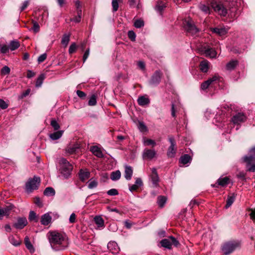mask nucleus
Here are the masks:
<instances>
[{"instance_id": "46", "label": "nucleus", "mask_w": 255, "mask_h": 255, "mask_svg": "<svg viewBox=\"0 0 255 255\" xmlns=\"http://www.w3.org/2000/svg\"><path fill=\"white\" fill-rule=\"evenodd\" d=\"M10 69L7 66H4V67H3L0 71L1 75H8L10 73Z\"/></svg>"}, {"instance_id": "34", "label": "nucleus", "mask_w": 255, "mask_h": 255, "mask_svg": "<svg viewBox=\"0 0 255 255\" xmlns=\"http://www.w3.org/2000/svg\"><path fill=\"white\" fill-rule=\"evenodd\" d=\"M55 194V190L52 187H47L44 191V194L47 196H54Z\"/></svg>"}, {"instance_id": "11", "label": "nucleus", "mask_w": 255, "mask_h": 255, "mask_svg": "<svg viewBox=\"0 0 255 255\" xmlns=\"http://www.w3.org/2000/svg\"><path fill=\"white\" fill-rule=\"evenodd\" d=\"M80 148V144L78 143L69 145L65 149L66 153L69 155L77 153L79 152Z\"/></svg>"}, {"instance_id": "1", "label": "nucleus", "mask_w": 255, "mask_h": 255, "mask_svg": "<svg viewBox=\"0 0 255 255\" xmlns=\"http://www.w3.org/2000/svg\"><path fill=\"white\" fill-rule=\"evenodd\" d=\"M214 10L222 16L229 12L231 16H235L239 0H207Z\"/></svg>"}, {"instance_id": "56", "label": "nucleus", "mask_w": 255, "mask_h": 255, "mask_svg": "<svg viewBox=\"0 0 255 255\" xmlns=\"http://www.w3.org/2000/svg\"><path fill=\"white\" fill-rule=\"evenodd\" d=\"M144 144L146 145H152L153 146H155L156 144L155 142L151 139H147L144 140Z\"/></svg>"}, {"instance_id": "28", "label": "nucleus", "mask_w": 255, "mask_h": 255, "mask_svg": "<svg viewBox=\"0 0 255 255\" xmlns=\"http://www.w3.org/2000/svg\"><path fill=\"white\" fill-rule=\"evenodd\" d=\"M238 64L237 60H232L226 65V69L228 70H234Z\"/></svg>"}, {"instance_id": "3", "label": "nucleus", "mask_w": 255, "mask_h": 255, "mask_svg": "<svg viewBox=\"0 0 255 255\" xmlns=\"http://www.w3.org/2000/svg\"><path fill=\"white\" fill-rule=\"evenodd\" d=\"M60 173L64 178H68L73 170L72 165L65 158H62L59 161Z\"/></svg>"}, {"instance_id": "29", "label": "nucleus", "mask_w": 255, "mask_h": 255, "mask_svg": "<svg viewBox=\"0 0 255 255\" xmlns=\"http://www.w3.org/2000/svg\"><path fill=\"white\" fill-rule=\"evenodd\" d=\"M229 178L227 177L220 178L217 180L218 185L223 187L226 186L229 183Z\"/></svg>"}, {"instance_id": "44", "label": "nucleus", "mask_w": 255, "mask_h": 255, "mask_svg": "<svg viewBox=\"0 0 255 255\" xmlns=\"http://www.w3.org/2000/svg\"><path fill=\"white\" fill-rule=\"evenodd\" d=\"M165 7L164 3L162 2H158L155 6V10L158 12H161Z\"/></svg>"}, {"instance_id": "59", "label": "nucleus", "mask_w": 255, "mask_h": 255, "mask_svg": "<svg viewBox=\"0 0 255 255\" xmlns=\"http://www.w3.org/2000/svg\"><path fill=\"white\" fill-rule=\"evenodd\" d=\"M219 79V76L215 75L213 76L212 78H210L208 79V81H209L210 83L211 84L213 82H216L218 81Z\"/></svg>"}, {"instance_id": "45", "label": "nucleus", "mask_w": 255, "mask_h": 255, "mask_svg": "<svg viewBox=\"0 0 255 255\" xmlns=\"http://www.w3.org/2000/svg\"><path fill=\"white\" fill-rule=\"evenodd\" d=\"M33 26L31 28V29L33 31V32L36 33L39 31L40 26L39 24L35 21H32Z\"/></svg>"}, {"instance_id": "40", "label": "nucleus", "mask_w": 255, "mask_h": 255, "mask_svg": "<svg viewBox=\"0 0 255 255\" xmlns=\"http://www.w3.org/2000/svg\"><path fill=\"white\" fill-rule=\"evenodd\" d=\"M98 185V182L96 180L91 179L88 184V187L89 189H93L96 187Z\"/></svg>"}, {"instance_id": "61", "label": "nucleus", "mask_w": 255, "mask_h": 255, "mask_svg": "<svg viewBox=\"0 0 255 255\" xmlns=\"http://www.w3.org/2000/svg\"><path fill=\"white\" fill-rule=\"evenodd\" d=\"M8 107V105L5 103L4 101L2 99H0V108L2 109H5Z\"/></svg>"}, {"instance_id": "21", "label": "nucleus", "mask_w": 255, "mask_h": 255, "mask_svg": "<svg viewBox=\"0 0 255 255\" xmlns=\"http://www.w3.org/2000/svg\"><path fill=\"white\" fill-rule=\"evenodd\" d=\"M137 103L141 106L148 105L150 103V100L148 98L144 96H139L137 99Z\"/></svg>"}, {"instance_id": "32", "label": "nucleus", "mask_w": 255, "mask_h": 255, "mask_svg": "<svg viewBox=\"0 0 255 255\" xmlns=\"http://www.w3.org/2000/svg\"><path fill=\"white\" fill-rule=\"evenodd\" d=\"M14 206L13 205L11 204H9L8 205L6 206L5 207L2 208L4 214L6 216L8 217L10 213V211L13 209Z\"/></svg>"}, {"instance_id": "58", "label": "nucleus", "mask_w": 255, "mask_h": 255, "mask_svg": "<svg viewBox=\"0 0 255 255\" xmlns=\"http://www.w3.org/2000/svg\"><path fill=\"white\" fill-rule=\"evenodd\" d=\"M47 57V55L46 53H44L43 54H41L39 56L38 58V62L39 63L43 62Z\"/></svg>"}, {"instance_id": "33", "label": "nucleus", "mask_w": 255, "mask_h": 255, "mask_svg": "<svg viewBox=\"0 0 255 255\" xmlns=\"http://www.w3.org/2000/svg\"><path fill=\"white\" fill-rule=\"evenodd\" d=\"M70 35L69 34H64L63 35V37L61 39V43L64 45L65 47H66L70 41Z\"/></svg>"}, {"instance_id": "57", "label": "nucleus", "mask_w": 255, "mask_h": 255, "mask_svg": "<svg viewBox=\"0 0 255 255\" xmlns=\"http://www.w3.org/2000/svg\"><path fill=\"white\" fill-rule=\"evenodd\" d=\"M76 93L78 96L82 99H84L86 98V94L82 91L77 90Z\"/></svg>"}, {"instance_id": "43", "label": "nucleus", "mask_w": 255, "mask_h": 255, "mask_svg": "<svg viewBox=\"0 0 255 255\" xmlns=\"http://www.w3.org/2000/svg\"><path fill=\"white\" fill-rule=\"evenodd\" d=\"M9 46L5 44L0 45V52L1 53L5 54L9 51Z\"/></svg>"}, {"instance_id": "55", "label": "nucleus", "mask_w": 255, "mask_h": 255, "mask_svg": "<svg viewBox=\"0 0 255 255\" xmlns=\"http://www.w3.org/2000/svg\"><path fill=\"white\" fill-rule=\"evenodd\" d=\"M252 162H251L249 165L247 163V167L248 171L254 172H255V164H252Z\"/></svg>"}, {"instance_id": "42", "label": "nucleus", "mask_w": 255, "mask_h": 255, "mask_svg": "<svg viewBox=\"0 0 255 255\" xmlns=\"http://www.w3.org/2000/svg\"><path fill=\"white\" fill-rule=\"evenodd\" d=\"M51 126L55 130H58L60 128V126L56 120L52 119L50 123Z\"/></svg>"}, {"instance_id": "19", "label": "nucleus", "mask_w": 255, "mask_h": 255, "mask_svg": "<svg viewBox=\"0 0 255 255\" xmlns=\"http://www.w3.org/2000/svg\"><path fill=\"white\" fill-rule=\"evenodd\" d=\"M90 173L87 169H81L79 172V177L82 182L85 181L90 177Z\"/></svg>"}, {"instance_id": "62", "label": "nucleus", "mask_w": 255, "mask_h": 255, "mask_svg": "<svg viewBox=\"0 0 255 255\" xmlns=\"http://www.w3.org/2000/svg\"><path fill=\"white\" fill-rule=\"evenodd\" d=\"M34 203L39 207L42 206V203L39 197H35L34 198Z\"/></svg>"}, {"instance_id": "49", "label": "nucleus", "mask_w": 255, "mask_h": 255, "mask_svg": "<svg viewBox=\"0 0 255 255\" xmlns=\"http://www.w3.org/2000/svg\"><path fill=\"white\" fill-rule=\"evenodd\" d=\"M120 250V248L118 247L117 243L113 242V255L118 253Z\"/></svg>"}, {"instance_id": "23", "label": "nucleus", "mask_w": 255, "mask_h": 255, "mask_svg": "<svg viewBox=\"0 0 255 255\" xmlns=\"http://www.w3.org/2000/svg\"><path fill=\"white\" fill-rule=\"evenodd\" d=\"M209 62L206 60L201 61L199 65L200 70L202 72L206 73L209 69Z\"/></svg>"}, {"instance_id": "27", "label": "nucleus", "mask_w": 255, "mask_h": 255, "mask_svg": "<svg viewBox=\"0 0 255 255\" xmlns=\"http://www.w3.org/2000/svg\"><path fill=\"white\" fill-rule=\"evenodd\" d=\"M94 222L97 227L99 228H103L104 225V222L102 218L100 216H96L94 218Z\"/></svg>"}, {"instance_id": "41", "label": "nucleus", "mask_w": 255, "mask_h": 255, "mask_svg": "<svg viewBox=\"0 0 255 255\" xmlns=\"http://www.w3.org/2000/svg\"><path fill=\"white\" fill-rule=\"evenodd\" d=\"M137 127L139 130L141 132H145L147 130L146 126L142 122H139Z\"/></svg>"}, {"instance_id": "53", "label": "nucleus", "mask_w": 255, "mask_h": 255, "mask_svg": "<svg viewBox=\"0 0 255 255\" xmlns=\"http://www.w3.org/2000/svg\"><path fill=\"white\" fill-rule=\"evenodd\" d=\"M211 85L209 82V81L208 80L204 82H203L201 85V89L202 90H205L207 89L209 86Z\"/></svg>"}, {"instance_id": "13", "label": "nucleus", "mask_w": 255, "mask_h": 255, "mask_svg": "<svg viewBox=\"0 0 255 255\" xmlns=\"http://www.w3.org/2000/svg\"><path fill=\"white\" fill-rule=\"evenodd\" d=\"M27 224V221L25 217H19L17 221L13 224V227L17 229H22Z\"/></svg>"}, {"instance_id": "20", "label": "nucleus", "mask_w": 255, "mask_h": 255, "mask_svg": "<svg viewBox=\"0 0 255 255\" xmlns=\"http://www.w3.org/2000/svg\"><path fill=\"white\" fill-rule=\"evenodd\" d=\"M133 174V170L131 166L129 165H125L124 176L128 180H130Z\"/></svg>"}, {"instance_id": "12", "label": "nucleus", "mask_w": 255, "mask_h": 255, "mask_svg": "<svg viewBox=\"0 0 255 255\" xmlns=\"http://www.w3.org/2000/svg\"><path fill=\"white\" fill-rule=\"evenodd\" d=\"M151 173L150 175V178L152 182L153 187H156L158 185L159 177L155 168H152L151 169Z\"/></svg>"}, {"instance_id": "54", "label": "nucleus", "mask_w": 255, "mask_h": 255, "mask_svg": "<svg viewBox=\"0 0 255 255\" xmlns=\"http://www.w3.org/2000/svg\"><path fill=\"white\" fill-rule=\"evenodd\" d=\"M128 36L131 41H135L136 35L135 33L133 31L131 30L128 32Z\"/></svg>"}, {"instance_id": "9", "label": "nucleus", "mask_w": 255, "mask_h": 255, "mask_svg": "<svg viewBox=\"0 0 255 255\" xmlns=\"http://www.w3.org/2000/svg\"><path fill=\"white\" fill-rule=\"evenodd\" d=\"M162 73L160 70H156L151 76V78L149 81V84L152 86L158 85L160 81Z\"/></svg>"}, {"instance_id": "6", "label": "nucleus", "mask_w": 255, "mask_h": 255, "mask_svg": "<svg viewBox=\"0 0 255 255\" xmlns=\"http://www.w3.org/2000/svg\"><path fill=\"white\" fill-rule=\"evenodd\" d=\"M160 243L162 247L169 250L172 249V245L177 247L179 244L176 239L173 236L162 240Z\"/></svg>"}, {"instance_id": "51", "label": "nucleus", "mask_w": 255, "mask_h": 255, "mask_svg": "<svg viewBox=\"0 0 255 255\" xmlns=\"http://www.w3.org/2000/svg\"><path fill=\"white\" fill-rule=\"evenodd\" d=\"M29 220L30 221L34 220L36 222L37 221L36 213L34 211H31L29 212Z\"/></svg>"}, {"instance_id": "39", "label": "nucleus", "mask_w": 255, "mask_h": 255, "mask_svg": "<svg viewBox=\"0 0 255 255\" xmlns=\"http://www.w3.org/2000/svg\"><path fill=\"white\" fill-rule=\"evenodd\" d=\"M166 201V198L164 196H160L158 197L157 203L160 207H163Z\"/></svg>"}, {"instance_id": "63", "label": "nucleus", "mask_w": 255, "mask_h": 255, "mask_svg": "<svg viewBox=\"0 0 255 255\" xmlns=\"http://www.w3.org/2000/svg\"><path fill=\"white\" fill-rule=\"evenodd\" d=\"M89 54H90V49H89V48H88L86 50V51L85 52L84 55L83 56V62H85L86 61V60H87V59L88 58V57L89 56Z\"/></svg>"}, {"instance_id": "22", "label": "nucleus", "mask_w": 255, "mask_h": 255, "mask_svg": "<svg viewBox=\"0 0 255 255\" xmlns=\"http://www.w3.org/2000/svg\"><path fill=\"white\" fill-rule=\"evenodd\" d=\"M90 150L94 155L98 157H102L103 155L100 148L97 146L95 145L91 146Z\"/></svg>"}, {"instance_id": "8", "label": "nucleus", "mask_w": 255, "mask_h": 255, "mask_svg": "<svg viewBox=\"0 0 255 255\" xmlns=\"http://www.w3.org/2000/svg\"><path fill=\"white\" fill-rule=\"evenodd\" d=\"M168 139L170 145L168 148L167 155L169 158H172L175 156L176 152V142L174 137L172 136H169Z\"/></svg>"}, {"instance_id": "18", "label": "nucleus", "mask_w": 255, "mask_h": 255, "mask_svg": "<svg viewBox=\"0 0 255 255\" xmlns=\"http://www.w3.org/2000/svg\"><path fill=\"white\" fill-rule=\"evenodd\" d=\"M51 213H46L41 217L40 222L42 225L47 226L51 223L52 217L50 215Z\"/></svg>"}, {"instance_id": "16", "label": "nucleus", "mask_w": 255, "mask_h": 255, "mask_svg": "<svg viewBox=\"0 0 255 255\" xmlns=\"http://www.w3.org/2000/svg\"><path fill=\"white\" fill-rule=\"evenodd\" d=\"M156 152L154 149H144L142 153L144 159H152L156 155Z\"/></svg>"}, {"instance_id": "31", "label": "nucleus", "mask_w": 255, "mask_h": 255, "mask_svg": "<svg viewBox=\"0 0 255 255\" xmlns=\"http://www.w3.org/2000/svg\"><path fill=\"white\" fill-rule=\"evenodd\" d=\"M24 243L27 249L29 250L31 253L34 252V249L27 237H26L24 239Z\"/></svg>"}, {"instance_id": "15", "label": "nucleus", "mask_w": 255, "mask_h": 255, "mask_svg": "<svg viewBox=\"0 0 255 255\" xmlns=\"http://www.w3.org/2000/svg\"><path fill=\"white\" fill-rule=\"evenodd\" d=\"M229 29V27H218L212 28L211 31L219 36H223L228 33Z\"/></svg>"}, {"instance_id": "4", "label": "nucleus", "mask_w": 255, "mask_h": 255, "mask_svg": "<svg viewBox=\"0 0 255 255\" xmlns=\"http://www.w3.org/2000/svg\"><path fill=\"white\" fill-rule=\"evenodd\" d=\"M240 247V243L237 241H230L225 243L222 246V250L226 255H229Z\"/></svg>"}, {"instance_id": "2", "label": "nucleus", "mask_w": 255, "mask_h": 255, "mask_svg": "<svg viewBox=\"0 0 255 255\" xmlns=\"http://www.w3.org/2000/svg\"><path fill=\"white\" fill-rule=\"evenodd\" d=\"M51 248L55 251L64 250L68 247L67 236L57 231H49L47 234Z\"/></svg>"}, {"instance_id": "14", "label": "nucleus", "mask_w": 255, "mask_h": 255, "mask_svg": "<svg viewBox=\"0 0 255 255\" xmlns=\"http://www.w3.org/2000/svg\"><path fill=\"white\" fill-rule=\"evenodd\" d=\"M246 116L242 113H239L234 116L232 121L234 124H240L246 120Z\"/></svg>"}, {"instance_id": "37", "label": "nucleus", "mask_w": 255, "mask_h": 255, "mask_svg": "<svg viewBox=\"0 0 255 255\" xmlns=\"http://www.w3.org/2000/svg\"><path fill=\"white\" fill-rule=\"evenodd\" d=\"M235 199V195L233 194L232 196H228L227 200V204L226 205V208H228L230 207L233 203Z\"/></svg>"}, {"instance_id": "38", "label": "nucleus", "mask_w": 255, "mask_h": 255, "mask_svg": "<svg viewBox=\"0 0 255 255\" xmlns=\"http://www.w3.org/2000/svg\"><path fill=\"white\" fill-rule=\"evenodd\" d=\"M97 104V96L93 94L92 95L88 101V105L89 106H95Z\"/></svg>"}, {"instance_id": "7", "label": "nucleus", "mask_w": 255, "mask_h": 255, "mask_svg": "<svg viewBox=\"0 0 255 255\" xmlns=\"http://www.w3.org/2000/svg\"><path fill=\"white\" fill-rule=\"evenodd\" d=\"M183 24L187 32L191 35H195L199 31V29L196 27L191 19L185 20L183 22Z\"/></svg>"}, {"instance_id": "36", "label": "nucleus", "mask_w": 255, "mask_h": 255, "mask_svg": "<svg viewBox=\"0 0 255 255\" xmlns=\"http://www.w3.org/2000/svg\"><path fill=\"white\" fill-rule=\"evenodd\" d=\"M199 7L201 10L205 13H210V8L208 5H207L204 3H200L199 5Z\"/></svg>"}, {"instance_id": "35", "label": "nucleus", "mask_w": 255, "mask_h": 255, "mask_svg": "<svg viewBox=\"0 0 255 255\" xmlns=\"http://www.w3.org/2000/svg\"><path fill=\"white\" fill-rule=\"evenodd\" d=\"M122 3L123 0H113V11H117L120 5Z\"/></svg>"}, {"instance_id": "47", "label": "nucleus", "mask_w": 255, "mask_h": 255, "mask_svg": "<svg viewBox=\"0 0 255 255\" xmlns=\"http://www.w3.org/2000/svg\"><path fill=\"white\" fill-rule=\"evenodd\" d=\"M144 25V22L143 20H141V19H137L135 21L134 23V26L136 27V28H140L142 26H143Z\"/></svg>"}, {"instance_id": "26", "label": "nucleus", "mask_w": 255, "mask_h": 255, "mask_svg": "<svg viewBox=\"0 0 255 255\" xmlns=\"http://www.w3.org/2000/svg\"><path fill=\"white\" fill-rule=\"evenodd\" d=\"M180 162L184 165L190 163L191 161V156L187 154H185L180 158Z\"/></svg>"}, {"instance_id": "52", "label": "nucleus", "mask_w": 255, "mask_h": 255, "mask_svg": "<svg viewBox=\"0 0 255 255\" xmlns=\"http://www.w3.org/2000/svg\"><path fill=\"white\" fill-rule=\"evenodd\" d=\"M77 47V46L75 43H72L69 48V53L70 54L74 53L76 51Z\"/></svg>"}, {"instance_id": "5", "label": "nucleus", "mask_w": 255, "mask_h": 255, "mask_svg": "<svg viewBox=\"0 0 255 255\" xmlns=\"http://www.w3.org/2000/svg\"><path fill=\"white\" fill-rule=\"evenodd\" d=\"M40 182V179L38 177L34 176L33 178L29 179L25 185V189L27 192H31L38 188Z\"/></svg>"}, {"instance_id": "30", "label": "nucleus", "mask_w": 255, "mask_h": 255, "mask_svg": "<svg viewBox=\"0 0 255 255\" xmlns=\"http://www.w3.org/2000/svg\"><path fill=\"white\" fill-rule=\"evenodd\" d=\"M20 46L19 42L17 40L11 41L9 44V48L10 50L13 51Z\"/></svg>"}, {"instance_id": "48", "label": "nucleus", "mask_w": 255, "mask_h": 255, "mask_svg": "<svg viewBox=\"0 0 255 255\" xmlns=\"http://www.w3.org/2000/svg\"><path fill=\"white\" fill-rule=\"evenodd\" d=\"M44 76L43 75H40L38 78L37 79V81L36 82V87H40L42 82L43 80H44Z\"/></svg>"}, {"instance_id": "17", "label": "nucleus", "mask_w": 255, "mask_h": 255, "mask_svg": "<svg viewBox=\"0 0 255 255\" xmlns=\"http://www.w3.org/2000/svg\"><path fill=\"white\" fill-rule=\"evenodd\" d=\"M244 160L248 165L250 164L251 162L255 161V147L250 150V155L249 156H246L244 157Z\"/></svg>"}, {"instance_id": "64", "label": "nucleus", "mask_w": 255, "mask_h": 255, "mask_svg": "<svg viewBox=\"0 0 255 255\" xmlns=\"http://www.w3.org/2000/svg\"><path fill=\"white\" fill-rule=\"evenodd\" d=\"M81 19V17H80V16H78L77 15V16H75L73 18H70V20L71 21H74L76 23H79L80 22Z\"/></svg>"}, {"instance_id": "25", "label": "nucleus", "mask_w": 255, "mask_h": 255, "mask_svg": "<svg viewBox=\"0 0 255 255\" xmlns=\"http://www.w3.org/2000/svg\"><path fill=\"white\" fill-rule=\"evenodd\" d=\"M63 130H58L49 134V137L53 140L59 139L63 135Z\"/></svg>"}, {"instance_id": "60", "label": "nucleus", "mask_w": 255, "mask_h": 255, "mask_svg": "<svg viewBox=\"0 0 255 255\" xmlns=\"http://www.w3.org/2000/svg\"><path fill=\"white\" fill-rule=\"evenodd\" d=\"M29 0H26L24 1L22 4V6L20 8V11H23L29 5Z\"/></svg>"}, {"instance_id": "50", "label": "nucleus", "mask_w": 255, "mask_h": 255, "mask_svg": "<svg viewBox=\"0 0 255 255\" xmlns=\"http://www.w3.org/2000/svg\"><path fill=\"white\" fill-rule=\"evenodd\" d=\"M121 176V172L117 170L115 172H113V180H118L120 178Z\"/></svg>"}, {"instance_id": "24", "label": "nucleus", "mask_w": 255, "mask_h": 255, "mask_svg": "<svg viewBox=\"0 0 255 255\" xmlns=\"http://www.w3.org/2000/svg\"><path fill=\"white\" fill-rule=\"evenodd\" d=\"M10 243L14 246H18L21 244V240L18 237L11 236L9 238Z\"/></svg>"}, {"instance_id": "10", "label": "nucleus", "mask_w": 255, "mask_h": 255, "mask_svg": "<svg viewBox=\"0 0 255 255\" xmlns=\"http://www.w3.org/2000/svg\"><path fill=\"white\" fill-rule=\"evenodd\" d=\"M200 51L205 55L207 57L213 58H215L217 55V52L215 49L209 47V46H203L200 49Z\"/></svg>"}]
</instances>
